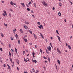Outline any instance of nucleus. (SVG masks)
<instances>
[{
	"label": "nucleus",
	"instance_id": "obj_10",
	"mask_svg": "<svg viewBox=\"0 0 73 73\" xmlns=\"http://www.w3.org/2000/svg\"><path fill=\"white\" fill-rule=\"evenodd\" d=\"M3 12H4V13H5V15H7V13L6 12V11H3Z\"/></svg>",
	"mask_w": 73,
	"mask_h": 73
},
{
	"label": "nucleus",
	"instance_id": "obj_56",
	"mask_svg": "<svg viewBox=\"0 0 73 73\" xmlns=\"http://www.w3.org/2000/svg\"><path fill=\"white\" fill-rule=\"evenodd\" d=\"M29 3L30 4H32V3L31 2H29Z\"/></svg>",
	"mask_w": 73,
	"mask_h": 73
},
{
	"label": "nucleus",
	"instance_id": "obj_6",
	"mask_svg": "<svg viewBox=\"0 0 73 73\" xmlns=\"http://www.w3.org/2000/svg\"><path fill=\"white\" fill-rule=\"evenodd\" d=\"M40 35L41 37H42L43 38H44V37H43V36L42 35V34H41V33H40Z\"/></svg>",
	"mask_w": 73,
	"mask_h": 73
},
{
	"label": "nucleus",
	"instance_id": "obj_55",
	"mask_svg": "<svg viewBox=\"0 0 73 73\" xmlns=\"http://www.w3.org/2000/svg\"><path fill=\"white\" fill-rule=\"evenodd\" d=\"M9 15L10 16V17H11V13H9Z\"/></svg>",
	"mask_w": 73,
	"mask_h": 73
},
{
	"label": "nucleus",
	"instance_id": "obj_42",
	"mask_svg": "<svg viewBox=\"0 0 73 73\" xmlns=\"http://www.w3.org/2000/svg\"><path fill=\"white\" fill-rule=\"evenodd\" d=\"M15 37H18V36L17 35V34H16L15 35Z\"/></svg>",
	"mask_w": 73,
	"mask_h": 73
},
{
	"label": "nucleus",
	"instance_id": "obj_26",
	"mask_svg": "<svg viewBox=\"0 0 73 73\" xmlns=\"http://www.w3.org/2000/svg\"><path fill=\"white\" fill-rule=\"evenodd\" d=\"M34 5L35 7V8H36V3H34Z\"/></svg>",
	"mask_w": 73,
	"mask_h": 73
},
{
	"label": "nucleus",
	"instance_id": "obj_5",
	"mask_svg": "<svg viewBox=\"0 0 73 73\" xmlns=\"http://www.w3.org/2000/svg\"><path fill=\"white\" fill-rule=\"evenodd\" d=\"M7 66L8 67V69H9L10 70H11V67H10V66H9V65L7 64Z\"/></svg>",
	"mask_w": 73,
	"mask_h": 73
},
{
	"label": "nucleus",
	"instance_id": "obj_39",
	"mask_svg": "<svg viewBox=\"0 0 73 73\" xmlns=\"http://www.w3.org/2000/svg\"><path fill=\"white\" fill-rule=\"evenodd\" d=\"M33 72H35V69L34 68H33L32 69Z\"/></svg>",
	"mask_w": 73,
	"mask_h": 73
},
{
	"label": "nucleus",
	"instance_id": "obj_32",
	"mask_svg": "<svg viewBox=\"0 0 73 73\" xmlns=\"http://www.w3.org/2000/svg\"><path fill=\"white\" fill-rule=\"evenodd\" d=\"M18 42L19 44H20V40H18Z\"/></svg>",
	"mask_w": 73,
	"mask_h": 73
},
{
	"label": "nucleus",
	"instance_id": "obj_64",
	"mask_svg": "<svg viewBox=\"0 0 73 73\" xmlns=\"http://www.w3.org/2000/svg\"><path fill=\"white\" fill-rule=\"evenodd\" d=\"M64 21H65V22H66V19H65Z\"/></svg>",
	"mask_w": 73,
	"mask_h": 73
},
{
	"label": "nucleus",
	"instance_id": "obj_15",
	"mask_svg": "<svg viewBox=\"0 0 73 73\" xmlns=\"http://www.w3.org/2000/svg\"><path fill=\"white\" fill-rule=\"evenodd\" d=\"M34 35V37L35 38H37V36H36V35H35V34H33Z\"/></svg>",
	"mask_w": 73,
	"mask_h": 73
},
{
	"label": "nucleus",
	"instance_id": "obj_38",
	"mask_svg": "<svg viewBox=\"0 0 73 73\" xmlns=\"http://www.w3.org/2000/svg\"><path fill=\"white\" fill-rule=\"evenodd\" d=\"M2 15H3V16H5V14L3 13L2 14Z\"/></svg>",
	"mask_w": 73,
	"mask_h": 73
},
{
	"label": "nucleus",
	"instance_id": "obj_16",
	"mask_svg": "<svg viewBox=\"0 0 73 73\" xmlns=\"http://www.w3.org/2000/svg\"><path fill=\"white\" fill-rule=\"evenodd\" d=\"M68 48H69V49H71V47L70 46V45H68Z\"/></svg>",
	"mask_w": 73,
	"mask_h": 73
},
{
	"label": "nucleus",
	"instance_id": "obj_54",
	"mask_svg": "<svg viewBox=\"0 0 73 73\" xmlns=\"http://www.w3.org/2000/svg\"><path fill=\"white\" fill-rule=\"evenodd\" d=\"M32 16H33V18H35V15H33Z\"/></svg>",
	"mask_w": 73,
	"mask_h": 73
},
{
	"label": "nucleus",
	"instance_id": "obj_31",
	"mask_svg": "<svg viewBox=\"0 0 73 73\" xmlns=\"http://www.w3.org/2000/svg\"><path fill=\"white\" fill-rule=\"evenodd\" d=\"M40 52L41 53H42V50L41 49H40Z\"/></svg>",
	"mask_w": 73,
	"mask_h": 73
},
{
	"label": "nucleus",
	"instance_id": "obj_43",
	"mask_svg": "<svg viewBox=\"0 0 73 73\" xmlns=\"http://www.w3.org/2000/svg\"><path fill=\"white\" fill-rule=\"evenodd\" d=\"M17 70H18L19 71V67H17Z\"/></svg>",
	"mask_w": 73,
	"mask_h": 73
},
{
	"label": "nucleus",
	"instance_id": "obj_62",
	"mask_svg": "<svg viewBox=\"0 0 73 73\" xmlns=\"http://www.w3.org/2000/svg\"><path fill=\"white\" fill-rule=\"evenodd\" d=\"M50 38H51V40H52L53 38L52 37H50Z\"/></svg>",
	"mask_w": 73,
	"mask_h": 73
},
{
	"label": "nucleus",
	"instance_id": "obj_13",
	"mask_svg": "<svg viewBox=\"0 0 73 73\" xmlns=\"http://www.w3.org/2000/svg\"><path fill=\"white\" fill-rule=\"evenodd\" d=\"M9 54L10 57H11L12 55H11V52H10V51L9 52Z\"/></svg>",
	"mask_w": 73,
	"mask_h": 73
},
{
	"label": "nucleus",
	"instance_id": "obj_3",
	"mask_svg": "<svg viewBox=\"0 0 73 73\" xmlns=\"http://www.w3.org/2000/svg\"><path fill=\"white\" fill-rule=\"evenodd\" d=\"M38 28H40V29H41V28H42V29H44V27H43V26H42V25H40V26H38Z\"/></svg>",
	"mask_w": 73,
	"mask_h": 73
},
{
	"label": "nucleus",
	"instance_id": "obj_46",
	"mask_svg": "<svg viewBox=\"0 0 73 73\" xmlns=\"http://www.w3.org/2000/svg\"><path fill=\"white\" fill-rule=\"evenodd\" d=\"M50 44L51 47H52V44H51V43H50Z\"/></svg>",
	"mask_w": 73,
	"mask_h": 73
},
{
	"label": "nucleus",
	"instance_id": "obj_33",
	"mask_svg": "<svg viewBox=\"0 0 73 73\" xmlns=\"http://www.w3.org/2000/svg\"><path fill=\"white\" fill-rule=\"evenodd\" d=\"M24 60L25 61V62H27V60L25 59V58H24Z\"/></svg>",
	"mask_w": 73,
	"mask_h": 73
},
{
	"label": "nucleus",
	"instance_id": "obj_9",
	"mask_svg": "<svg viewBox=\"0 0 73 73\" xmlns=\"http://www.w3.org/2000/svg\"><path fill=\"white\" fill-rule=\"evenodd\" d=\"M10 4H11V5H13L14 4V3L13 2L11 1V2H10Z\"/></svg>",
	"mask_w": 73,
	"mask_h": 73
},
{
	"label": "nucleus",
	"instance_id": "obj_27",
	"mask_svg": "<svg viewBox=\"0 0 73 73\" xmlns=\"http://www.w3.org/2000/svg\"><path fill=\"white\" fill-rule=\"evenodd\" d=\"M69 1L70 3L71 4V5H72L73 4V3H72V2L71 1Z\"/></svg>",
	"mask_w": 73,
	"mask_h": 73
},
{
	"label": "nucleus",
	"instance_id": "obj_21",
	"mask_svg": "<svg viewBox=\"0 0 73 73\" xmlns=\"http://www.w3.org/2000/svg\"><path fill=\"white\" fill-rule=\"evenodd\" d=\"M46 51L47 53L48 54H49V52L48 51V50H47L46 49Z\"/></svg>",
	"mask_w": 73,
	"mask_h": 73
},
{
	"label": "nucleus",
	"instance_id": "obj_11",
	"mask_svg": "<svg viewBox=\"0 0 73 73\" xmlns=\"http://www.w3.org/2000/svg\"><path fill=\"white\" fill-rule=\"evenodd\" d=\"M16 62L18 64H19V60L17 59V60Z\"/></svg>",
	"mask_w": 73,
	"mask_h": 73
},
{
	"label": "nucleus",
	"instance_id": "obj_47",
	"mask_svg": "<svg viewBox=\"0 0 73 73\" xmlns=\"http://www.w3.org/2000/svg\"><path fill=\"white\" fill-rule=\"evenodd\" d=\"M23 54H25V51H24L23 52Z\"/></svg>",
	"mask_w": 73,
	"mask_h": 73
},
{
	"label": "nucleus",
	"instance_id": "obj_51",
	"mask_svg": "<svg viewBox=\"0 0 73 73\" xmlns=\"http://www.w3.org/2000/svg\"><path fill=\"white\" fill-rule=\"evenodd\" d=\"M52 9H53V11H54V7H53Z\"/></svg>",
	"mask_w": 73,
	"mask_h": 73
},
{
	"label": "nucleus",
	"instance_id": "obj_18",
	"mask_svg": "<svg viewBox=\"0 0 73 73\" xmlns=\"http://www.w3.org/2000/svg\"><path fill=\"white\" fill-rule=\"evenodd\" d=\"M14 51V50H13V49H11V52H12V53Z\"/></svg>",
	"mask_w": 73,
	"mask_h": 73
},
{
	"label": "nucleus",
	"instance_id": "obj_44",
	"mask_svg": "<svg viewBox=\"0 0 73 73\" xmlns=\"http://www.w3.org/2000/svg\"><path fill=\"white\" fill-rule=\"evenodd\" d=\"M16 29H14V30H13V31L14 32H15V31H16Z\"/></svg>",
	"mask_w": 73,
	"mask_h": 73
},
{
	"label": "nucleus",
	"instance_id": "obj_34",
	"mask_svg": "<svg viewBox=\"0 0 73 73\" xmlns=\"http://www.w3.org/2000/svg\"><path fill=\"white\" fill-rule=\"evenodd\" d=\"M37 24H38V25H40V22H38L37 23Z\"/></svg>",
	"mask_w": 73,
	"mask_h": 73
},
{
	"label": "nucleus",
	"instance_id": "obj_22",
	"mask_svg": "<svg viewBox=\"0 0 73 73\" xmlns=\"http://www.w3.org/2000/svg\"><path fill=\"white\" fill-rule=\"evenodd\" d=\"M29 32H30V33L31 34V35H32V31L29 30Z\"/></svg>",
	"mask_w": 73,
	"mask_h": 73
},
{
	"label": "nucleus",
	"instance_id": "obj_1",
	"mask_svg": "<svg viewBox=\"0 0 73 73\" xmlns=\"http://www.w3.org/2000/svg\"><path fill=\"white\" fill-rule=\"evenodd\" d=\"M41 3L45 7H47L48 6V5L46 2H45L44 1H42L41 2Z\"/></svg>",
	"mask_w": 73,
	"mask_h": 73
},
{
	"label": "nucleus",
	"instance_id": "obj_61",
	"mask_svg": "<svg viewBox=\"0 0 73 73\" xmlns=\"http://www.w3.org/2000/svg\"><path fill=\"white\" fill-rule=\"evenodd\" d=\"M27 61H29V58H27Z\"/></svg>",
	"mask_w": 73,
	"mask_h": 73
},
{
	"label": "nucleus",
	"instance_id": "obj_24",
	"mask_svg": "<svg viewBox=\"0 0 73 73\" xmlns=\"http://www.w3.org/2000/svg\"><path fill=\"white\" fill-rule=\"evenodd\" d=\"M58 15L59 16H61V13L60 12H59L58 13Z\"/></svg>",
	"mask_w": 73,
	"mask_h": 73
},
{
	"label": "nucleus",
	"instance_id": "obj_25",
	"mask_svg": "<svg viewBox=\"0 0 73 73\" xmlns=\"http://www.w3.org/2000/svg\"><path fill=\"white\" fill-rule=\"evenodd\" d=\"M27 10H28V11H30V9L29 8H27Z\"/></svg>",
	"mask_w": 73,
	"mask_h": 73
},
{
	"label": "nucleus",
	"instance_id": "obj_57",
	"mask_svg": "<svg viewBox=\"0 0 73 73\" xmlns=\"http://www.w3.org/2000/svg\"><path fill=\"white\" fill-rule=\"evenodd\" d=\"M24 73H28L27 72H26L25 71L24 72Z\"/></svg>",
	"mask_w": 73,
	"mask_h": 73
},
{
	"label": "nucleus",
	"instance_id": "obj_29",
	"mask_svg": "<svg viewBox=\"0 0 73 73\" xmlns=\"http://www.w3.org/2000/svg\"><path fill=\"white\" fill-rule=\"evenodd\" d=\"M0 50H1V52H3V49H2V48H0Z\"/></svg>",
	"mask_w": 73,
	"mask_h": 73
},
{
	"label": "nucleus",
	"instance_id": "obj_48",
	"mask_svg": "<svg viewBox=\"0 0 73 73\" xmlns=\"http://www.w3.org/2000/svg\"><path fill=\"white\" fill-rule=\"evenodd\" d=\"M35 48H37V45H36L35 46Z\"/></svg>",
	"mask_w": 73,
	"mask_h": 73
},
{
	"label": "nucleus",
	"instance_id": "obj_60",
	"mask_svg": "<svg viewBox=\"0 0 73 73\" xmlns=\"http://www.w3.org/2000/svg\"><path fill=\"white\" fill-rule=\"evenodd\" d=\"M3 66H4V67H5V66H6L4 64L3 65Z\"/></svg>",
	"mask_w": 73,
	"mask_h": 73
},
{
	"label": "nucleus",
	"instance_id": "obj_41",
	"mask_svg": "<svg viewBox=\"0 0 73 73\" xmlns=\"http://www.w3.org/2000/svg\"><path fill=\"white\" fill-rule=\"evenodd\" d=\"M43 58H44V59H46V58L45 56H44Z\"/></svg>",
	"mask_w": 73,
	"mask_h": 73
},
{
	"label": "nucleus",
	"instance_id": "obj_59",
	"mask_svg": "<svg viewBox=\"0 0 73 73\" xmlns=\"http://www.w3.org/2000/svg\"><path fill=\"white\" fill-rule=\"evenodd\" d=\"M31 13H33V10H31Z\"/></svg>",
	"mask_w": 73,
	"mask_h": 73
},
{
	"label": "nucleus",
	"instance_id": "obj_30",
	"mask_svg": "<svg viewBox=\"0 0 73 73\" xmlns=\"http://www.w3.org/2000/svg\"><path fill=\"white\" fill-rule=\"evenodd\" d=\"M59 6H60V7H61V3H59Z\"/></svg>",
	"mask_w": 73,
	"mask_h": 73
},
{
	"label": "nucleus",
	"instance_id": "obj_37",
	"mask_svg": "<svg viewBox=\"0 0 73 73\" xmlns=\"http://www.w3.org/2000/svg\"><path fill=\"white\" fill-rule=\"evenodd\" d=\"M56 33L58 34V30H57L56 31Z\"/></svg>",
	"mask_w": 73,
	"mask_h": 73
},
{
	"label": "nucleus",
	"instance_id": "obj_50",
	"mask_svg": "<svg viewBox=\"0 0 73 73\" xmlns=\"http://www.w3.org/2000/svg\"><path fill=\"white\" fill-rule=\"evenodd\" d=\"M10 9V11H13V10L12 9Z\"/></svg>",
	"mask_w": 73,
	"mask_h": 73
},
{
	"label": "nucleus",
	"instance_id": "obj_8",
	"mask_svg": "<svg viewBox=\"0 0 73 73\" xmlns=\"http://www.w3.org/2000/svg\"><path fill=\"white\" fill-rule=\"evenodd\" d=\"M58 37V38L59 40V41H61V39H60V36H57Z\"/></svg>",
	"mask_w": 73,
	"mask_h": 73
},
{
	"label": "nucleus",
	"instance_id": "obj_14",
	"mask_svg": "<svg viewBox=\"0 0 73 73\" xmlns=\"http://www.w3.org/2000/svg\"><path fill=\"white\" fill-rule=\"evenodd\" d=\"M21 4L22 5L23 7H25V5L24 4V3H21Z\"/></svg>",
	"mask_w": 73,
	"mask_h": 73
},
{
	"label": "nucleus",
	"instance_id": "obj_4",
	"mask_svg": "<svg viewBox=\"0 0 73 73\" xmlns=\"http://www.w3.org/2000/svg\"><path fill=\"white\" fill-rule=\"evenodd\" d=\"M57 50L58 51V52H59L60 53H61V52L60 51V49L58 48H57Z\"/></svg>",
	"mask_w": 73,
	"mask_h": 73
},
{
	"label": "nucleus",
	"instance_id": "obj_12",
	"mask_svg": "<svg viewBox=\"0 0 73 73\" xmlns=\"http://www.w3.org/2000/svg\"><path fill=\"white\" fill-rule=\"evenodd\" d=\"M24 41H25V42H27V41H28L27 39H25L24 38H23Z\"/></svg>",
	"mask_w": 73,
	"mask_h": 73
},
{
	"label": "nucleus",
	"instance_id": "obj_35",
	"mask_svg": "<svg viewBox=\"0 0 73 73\" xmlns=\"http://www.w3.org/2000/svg\"><path fill=\"white\" fill-rule=\"evenodd\" d=\"M11 40H13V38L12 37H11Z\"/></svg>",
	"mask_w": 73,
	"mask_h": 73
},
{
	"label": "nucleus",
	"instance_id": "obj_36",
	"mask_svg": "<svg viewBox=\"0 0 73 73\" xmlns=\"http://www.w3.org/2000/svg\"><path fill=\"white\" fill-rule=\"evenodd\" d=\"M1 36L2 37H4V35L2 33L1 34Z\"/></svg>",
	"mask_w": 73,
	"mask_h": 73
},
{
	"label": "nucleus",
	"instance_id": "obj_17",
	"mask_svg": "<svg viewBox=\"0 0 73 73\" xmlns=\"http://www.w3.org/2000/svg\"><path fill=\"white\" fill-rule=\"evenodd\" d=\"M57 62L59 65H60V60H57Z\"/></svg>",
	"mask_w": 73,
	"mask_h": 73
},
{
	"label": "nucleus",
	"instance_id": "obj_53",
	"mask_svg": "<svg viewBox=\"0 0 73 73\" xmlns=\"http://www.w3.org/2000/svg\"><path fill=\"white\" fill-rule=\"evenodd\" d=\"M5 25V26H6V27H7L8 26V25H7V24H6Z\"/></svg>",
	"mask_w": 73,
	"mask_h": 73
},
{
	"label": "nucleus",
	"instance_id": "obj_52",
	"mask_svg": "<svg viewBox=\"0 0 73 73\" xmlns=\"http://www.w3.org/2000/svg\"><path fill=\"white\" fill-rule=\"evenodd\" d=\"M37 72V73H38V70H36V72Z\"/></svg>",
	"mask_w": 73,
	"mask_h": 73
},
{
	"label": "nucleus",
	"instance_id": "obj_49",
	"mask_svg": "<svg viewBox=\"0 0 73 73\" xmlns=\"http://www.w3.org/2000/svg\"><path fill=\"white\" fill-rule=\"evenodd\" d=\"M19 31L20 32H22V31H23V30H22V29H20Z\"/></svg>",
	"mask_w": 73,
	"mask_h": 73
},
{
	"label": "nucleus",
	"instance_id": "obj_2",
	"mask_svg": "<svg viewBox=\"0 0 73 73\" xmlns=\"http://www.w3.org/2000/svg\"><path fill=\"white\" fill-rule=\"evenodd\" d=\"M47 49L48 51H51V47L50 46H48Z\"/></svg>",
	"mask_w": 73,
	"mask_h": 73
},
{
	"label": "nucleus",
	"instance_id": "obj_28",
	"mask_svg": "<svg viewBox=\"0 0 73 73\" xmlns=\"http://www.w3.org/2000/svg\"><path fill=\"white\" fill-rule=\"evenodd\" d=\"M32 54L33 55H35V54L34 53V52H33V53H32Z\"/></svg>",
	"mask_w": 73,
	"mask_h": 73
},
{
	"label": "nucleus",
	"instance_id": "obj_58",
	"mask_svg": "<svg viewBox=\"0 0 73 73\" xmlns=\"http://www.w3.org/2000/svg\"><path fill=\"white\" fill-rule=\"evenodd\" d=\"M2 3H4V1H2Z\"/></svg>",
	"mask_w": 73,
	"mask_h": 73
},
{
	"label": "nucleus",
	"instance_id": "obj_40",
	"mask_svg": "<svg viewBox=\"0 0 73 73\" xmlns=\"http://www.w3.org/2000/svg\"><path fill=\"white\" fill-rule=\"evenodd\" d=\"M34 62H35V63H36L37 62V61H36V60H34Z\"/></svg>",
	"mask_w": 73,
	"mask_h": 73
},
{
	"label": "nucleus",
	"instance_id": "obj_19",
	"mask_svg": "<svg viewBox=\"0 0 73 73\" xmlns=\"http://www.w3.org/2000/svg\"><path fill=\"white\" fill-rule=\"evenodd\" d=\"M15 52H16V53H17V49L16 48H15Z\"/></svg>",
	"mask_w": 73,
	"mask_h": 73
},
{
	"label": "nucleus",
	"instance_id": "obj_7",
	"mask_svg": "<svg viewBox=\"0 0 73 73\" xmlns=\"http://www.w3.org/2000/svg\"><path fill=\"white\" fill-rule=\"evenodd\" d=\"M24 26V28H25V29H28V27L27 26L25 25Z\"/></svg>",
	"mask_w": 73,
	"mask_h": 73
},
{
	"label": "nucleus",
	"instance_id": "obj_23",
	"mask_svg": "<svg viewBox=\"0 0 73 73\" xmlns=\"http://www.w3.org/2000/svg\"><path fill=\"white\" fill-rule=\"evenodd\" d=\"M10 60L11 62H12V59H11V58H10Z\"/></svg>",
	"mask_w": 73,
	"mask_h": 73
},
{
	"label": "nucleus",
	"instance_id": "obj_20",
	"mask_svg": "<svg viewBox=\"0 0 73 73\" xmlns=\"http://www.w3.org/2000/svg\"><path fill=\"white\" fill-rule=\"evenodd\" d=\"M25 24H29V23L27 21L25 22Z\"/></svg>",
	"mask_w": 73,
	"mask_h": 73
},
{
	"label": "nucleus",
	"instance_id": "obj_63",
	"mask_svg": "<svg viewBox=\"0 0 73 73\" xmlns=\"http://www.w3.org/2000/svg\"><path fill=\"white\" fill-rule=\"evenodd\" d=\"M12 63H13V65H14V62H13Z\"/></svg>",
	"mask_w": 73,
	"mask_h": 73
},
{
	"label": "nucleus",
	"instance_id": "obj_45",
	"mask_svg": "<svg viewBox=\"0 0 73 73\" xmlns=\"http://www.w3.org/2000/svg\"><path fill=\"white\" fill-rule=\"evenodd\" d=\"M32 43H29V45H32Z\"/></svg>",
	"mask_w": 73,
	"mask_h": 73
}]
</instances>
